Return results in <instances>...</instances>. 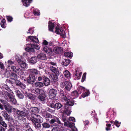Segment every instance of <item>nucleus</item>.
Segmentation results:
<instances>
[{"mask_svg": "<svg viewBox=\"0 0 131 131\" xmlns=\"http://www.w3.org/2000/svg\"><path fill=\"white\" fill-rule=\"evenodd\" d=\"M15 112L17 114L20 116L26 117L27 119L31 121L34 123V127L36 128H38L41 127L40 123L30 118V115L28 111L26 109L23 108L21 111L17 109L16 111Z\"/></svg>", "mask_w": 131, "mask_h": 131, "instance_id": "1", "label": "nucleus"}, {"mask_svg": "<svg viewBox=\"0 0 131 131\" xmlns=\"http://www.w3.org/2000/svg\"><path fill=\"white\" fill-rule=\"evenodd\" d=\"M43 41L42 44L45 46L43 48L44 51L47 54H49L50 56H53V50L51 47L52 46L53 43L51 41L48 42L45 40H43Z\"/></svg>", "mask_w": 131, "mask_h": 131, "instance_id": "2", "label": "nucleus"}, {"mask_svg": "<svg viewBox=\"0 0 131 131\" xmlns=\"http://www.w3.org/2000/svg\"><path fill=\"white\" fill-rule=\"evenodd\" d=\"M48 106L51 108L60 111V112L61 113L62 112V110L63 107V104L59 102L55 103L52 102Z\"/></svg>", "mask_w": 131, "mask_h": 131, "instance_id": "3", "label": "nucleus"}, {"mask_svg": "<svg viewBox=\"0 0 131 131\" xmlns=\"http://www.w3.org/2000/svg\"><path fill=\"white\" fill-rule=\"evenodd\" d=\"M54 88H52L50 89L49 92V98L51 99L55 97L57 94V91L59 90L58 88V85H54Z\"/></svg>", "mask_w": 131, "mask_h": 131, "instance_id": "4", "label": "nucleus"}, {"mask_svg": "<svg viewBox=\"0 0 131 131\" xmlns=\"http://www.w3.org/2000/svg\"><path fill=\"white\" fill-rule=\"evenodd\" d=\"M55 32L57 34H60L63 38H65L66 37L65 31L62 28H60L57 26L55 28Z\"/></svg>", "mask_w": 131, "mask_h": 131, "instance_id": "5", "label": "nucleus"}, {"mask_svg": "<svg viewBox=\"0 0 131 131\" xmlns=\"http://www.w3.org/2000/svg\"><path fill=\"white\" fill-rule=\"evenodd\" d=\"M11 71L13 73H15L19 75L22 74L21 69L19 67L14 66H11L10 67Z\"/></svg>", "mask_w": 131, "mask_h": 131, "instance_id": "6", "label": "nucleus"}, {"mask_svg": "<svg viewBox=\"0 0 131 131\" xmlns=\"http://www.w3.org/2000/svg\"><path fill=\"white\" fill-rule=\"evenodd\" d=\"M30 118L38 122L39 123H42L43 120V119L39 115L37 114L35 115L34 114L31 115V117H30Z\"/></svg>", "mask_w": 131, "mask_h": 131, "instance_id": "7", "label": "nucleus"}, {"mask_svg": "<svg viewBox=\"0 0 131 131\" xmlns=\"http://www.w3.org/2000/svg\"><path fill=\"white\" fill-rule=\"evenodd\" d=\"M64 126L71 128L72 131H77V129L75 126V124L71 122L67 121L65 123Z\"/></svg>", "mask_w": 131, "mask_h": 131, "instance_id": "8", "label": "nucleus"}, {"mask_svg": "<svg viewBox=\"0 0 131 131\" xmlns=\"http://www.w3.org/2000/svg\"><path fill=\"white\" fill-rule=\"evenodd\" d=\"M36 78L37 77L29 75L27 79V82L29 84H32L36 80Z\"/></svg>", "mask_w": 131, "mask_h": 131, "instance_id": "9", "label": "nucleus"}, {"mask_svg": "<svg viewBox=\"0 0 131 131\" xmlns=\"http://www.w3.org/2000/svg\"><path fill=\"white\" fill-rule=\"evenodd\" d=\"M49 121L50 123L51 124H53L55 122H56L57 124H56V126H58V124H61V122L60 121L59 118L55 116H54L52 118V119L50 121Z\"/></svg>", "mask_w": 131, "mask_h": 131, "instance_id": "10", "label": "nucleus"}, {"mask_svg": "<svg viewBox=\"0 0 131 131\" xmlns=\"http://www.w3.org/2000/svg\"><path fill=\"white\" fill-rule=\"evenodd\" d=\"M26 40L27 41H30V40L33 42L38 43L39 41L37 38L35 37V36H30L26 38Z\"/></svg>", "mask_w": 131, "mask_h": 131, "instance_id": "11", "label": "nucleus"}, {"mask_svg": "<svg viewBox=\"0 0 131 131\" xmlns=\"http://www.w3.org/2000/svg\"><path fill=\"white\" fill-rule=\"evenodd\" d=\"M29 111L31 113L30 117H31V115L34 114L35 115H36L39 112V110L38 108L36 107H31L29 109Z\"/></svg>", "mask_w": 131, "mask_h": 131, "instance_id": "12", "label": "nucleus"}, {"mask_svg": "<svg viewBox=\"0 0 131 131\" xmlns=\"http://www.w3.org/2000/svg\"><path fill=\"white\" fill-rule=\"evenodd\" d=\"M28 71L29 73V75L35 76L39 73V72L38 70L34 68L28 70Z\"/></svg>", "mask_w": 131, "mask_h": 131, "instance_id": "13", "label": "nucleus"}, {"mask_svg": "<svg viewBox=\"0 0 131 131\" xmlns=\"http://www.w3.org/2000/svg\"><path fill=\"white\" fill-rule=\"evenodd\" d=\"M49 69L50 71L54 74L57 75H59V71L58 69V67L57 66H51L49 67Z\"/></svg>", "mask_w": 131, "mask_h": 131, "instance_id": "14", "label": "nucleus"}, {"mask_svg": "<svg viewBox=\"0 0 131 131\" xmlns=\"http://www.w3.org/2000/svg\"><path fill=\"white\" fill-rule=\"evenodd\" d=\"M63 86L65 87V89L68 91H70L72 86L71 83L67 81L64 83Z\"/></svg>", "mask_w": 131, "mask_h": 131, "instance_id": "15", "label": "nucleus"}, {"mask_svg": "<svg viewBox=\"0 0 131 131\" xmlns=\"http://www.w3.org/2000/svg\"><path fill=\"white\" fill-rule=\"evenodd\" d=\"M8 74L9 75V77L11 80H14V81H15V83L16 82V81L18 80L17 79V74L13 72H12L10 74L9 72Z\"/></svg>", "mask_w": 131, "mask_h": 131, "instance_id": "16", "label": "nucleus"}, {"mask_svg": "<svg viewBox=\"0 0 131 131\" xmlns=\"http://www.w3.org/2000/svg\"><path fill=\"white\" fill-rule=\"evenodd\" d=\"M63 51V48L60 47H56L53 49V51L56 54H60Z\"/></svg>", "mask_w": 131, "mask_h": 131, "instance_id": "17", "label": "nucleus"}, {"mask_svg": "<svg viewBox=\"0 0 131 131\" xmlns=\"http://www.w3.org/2000/svg\"><path fill=\"white\" fill-rule=\"evenodd\" d=\"M25 96L31 101H34L36 99V96L35 95L30 93H28L26 92L25 93Z\"/></svg>", "mask_w": 131, "mask_h": 131, "instance_id": "18", "label": "nucleus"}, {"mask_svg": "<svg viewBox=\"0 0 131 131\" xmlns=\"http://www.w3.org/2000/svg\"><path fill=\"white\" fill-rule=\"evenodd\" d=\"M44 90L42 89L35 88L32 90V92L37 95L40 94Z\"/></svg>", "mask_w": 131, "mask_h": 131, "instance_id": "19", "label": "nucleus"}, {"mask_svg": "<svg viewBox=\"0 0 131 131\" xmlns=\"http://www.w3.org/2000/svg\"><path fill=\"white\" fill-rule=\"evenodd\" d=\"M54 23L49 21L48 23V29L51 32H54Z\"/></svg>", "mask_w": 131, "mask_h": 131, "instance_id": "20", "label": "nucleus"}, {"mask_svg": "<svg viewBox=\"0 0 131 131\" xmlns=\"http://www.w3.org/2000/svg\"><path fill=\"white\" fill-rule=\"evenodd\" d=\"M38 96V98L40 101H44L45 100V98L46 96L45 95L44 91Z\"/></svg>", "mask_w": 131, "mask_h": 131, "instance_id": "21", "label": "nucleus"}, {"mask_svg": "<svg viewBox=\"0 0 131 131\" xmlns=\"http://www.w3.org/2000/svg\"><path fill=\"white\" fill-rule=\"evenodd\" d=\"M53 75V76L52 77V79L53 81H52V84L54 86L56 85H58V83L57 82V79L58 78V76L59 75H57L56 74H54Z\"/></svg>", "mask_w": 131, "mask_h": 131, "instance_id": "22", "label": "nucleus"}, {"mask_svg": "<svg viewBox=\"0 0 131 131\" xmlns=\"http://www.w3.org/2000/svg\"><path fill=\"white\" fill-rule=\"evenodd\" d=\"M37 57H33L29 58L28 61L30 63H31L32 64H34L37 62Z\"/></svg>", "mask_w": 131, "mask_h": 131, "instance_id": "23", "label": "nucleus"}, {"mask_svg": "<svg viewBox=\"0 0 131 131\" xmlns=\"http://www.w3.org/2000/svg\"><path fill=\"white\" fill-rule=\"evenodd\" d=\"M4 107L8 113L9 114L11 113L13 109V107L10 104H8L4 105Z\"/></svg>", "mask_w": 131, "mask_h": 131, "instance_id": "24", "label": "nucleus"}, {"mask_svg": "<svg viewBox=\"0 0 131 131\" xmlns=\"http://www.w3.org/2000/svg\"><path fill=\"white\" fill-rule=\"evenodd\" d=\"M37 57L38 59L41 60H45L47 59L46 54L43 53H41L38 54Z\"/></svg>", "mask_w": 131, "mask_h": 131, "instance_id": "25", "label": "nucleus"}, {"mask_svg": "<svg viewBox=\"0 0 131 131\" xmlns=\"http://www.w3.org/2000/svg\"><path fill=\"white\" fill-rule=\"evenodd\" d=\"M43 80V84H44L46 86H48L50 84V80L47 77L45 76Z\"/></svg>", "mask_w": 131, "mask_h": 131, "instance_id": "26", "label": "nucleus"}, {"mask_svg": "<svg viewBox=\"0 0 131 131\" xmlns=\"http://www.w3.org/2000/svg\"><path fill=\"white\" fill-rule=\"evenodd\" d=\"M66 100H64V101L66 102V104L68 105V106H73L74 104V102L73 100H70L67 97Z\"/></svg>", "mask_w": 131, "mask_h": 131, "instance_id": "27", "label": "nucleus"}, {"mask_svg": "<svg viewBox=\"0 0 131 131\" xmlns=\"http://www.w3.org/2000/svg\"><path fill=\"white\" fill-rule=\"evenodd\" d=\"M15 84L17 86L21 87V88L24 89L26 88V85L23 84L21 82L18 80L16 81Z\"/></svg>", "mask_w": 131, "mask_h": 131, "instance_id": "28", "label": "nucleus"}, {"mask_svg": "<svg viewBox=\"0 0 131 131\" xmlns=\"http://www.w3.org/2000/svg\"><path fill=\"white\" fill-rule=\"evenodd\" d=\"M15 92L16 95L19 99H22L24 98V95L20 91L16 90Z\"/></svg>", "mask_w": 131, "mask_h": 131, "instance_id": "29", "label": "nucleus"}, {"mask_svg": "<svg viewBox=\"0 0 131 131\" xmlns=\"http://www.w3.org/2000/svg\"><path fill=\"white\" fill-rule=\"evenodd\" d=\"M32 1V0H22L23 5L27 7L29 5Z\"/></svg>", "mask_w": 131, "mask_h": 131, "instance_id": "30", "label": "nucleus"}, {"mask_svg": "<svg viewBox=\"0 0 131 131\" xmlns=\"http://www.w3.org/2000/svg\"><path fill=\"white\" fill-rule=\"evenodd\" d=\"M59 93L61 96L63 98L64 100H66L67 97L66 95V92L61 89H60Z\"/></svg>", "mask_w": 131, "mask_h": 131, "instance_id": "31", "label": "nucleus"}, {"mask_svg": "<svg viewBox=\"0 0 131 131\" xmlns=\"http://www.w3.org/2000/svg\"><path fill=\"white\" fill-rule=\"evenodd\" d=\"M35 86L37 88H41L44 86L43 83L42 82H37L35 83Z\"/></svg>", "mask_w": 131, "mask_h": 131, "instance_id": "32", "label": "nucleus"}, {"mask_svg": "<svg viewBox=\"0 0 131 131\" xmlns=\"http://www.w3.org/2000/svg\"><path fill=\"white\" fill-rule=\"evenodd\" d=\"M86 90L85 88L81 86L77 88V90L78 92V93L80 94L82 92L85 91Z\"/></svg>", "mask_w": 131, "mask_h": 131, "instance_id": "33", "label": "nucleus"}, {"mask_svg": "<svg viewBox=\"0 0 131 131\" xmlns=\"http://www.w3.org/2000/svg\"><path fill=\"white\" fill-rule=\"evenodd\" d=\"M30 46V47H27V46H26L25 48V50L27 52H34L35 50L34 49V48L31 47V46Z\"/></svg>", "mask_w": 131, "mask_h": 131, "instance_id": "34", "label": "nucleus"}, {"mask_svg": "<svg viewBox=\"0 0 131 131\" xmlns=\"http://www.w3.org/2000/svg\"><path fill=\"white\" fill-rule=\"evenodd\" d=\"M6 21L5 19H2L0 25L3 28H5L6 27Z\"/></svg>", "mask_w": 131, "mask_h": 131, "instance_id": "35", "label": "nucleus"}, {"mask_svg": "<svg viewBox=\"0 0 131 131\" xmlns=\"http://www.w3.org/2000/svg\"><path fill=\"white\" fill-rule=\"evenodd\" d=\"M64 74L65 77L68 79L71 78V74L70 72L67 70H66L64 72Z\"/></svg>", "mask_w": 131, "mask_h": 131, "instance_id": "36", "label": "nucleus"}, {"mask_svg": "<svg viewBox=\"0 0 131 131\" xmlns=\"http://www.w3.org/2000/svg\"><path fill=\"white\" fill-rule=\"evenodd\" d=\"M84 92V93H83L81 95L82 97L83 98L88 96L90 94L89 91L88 90H86V89L85 91Z\"/></svg>", "mask_w": 131, "mask_h": 131, "instance_id": "37", "label": "nucleus"}, {"mask_svg": "<svg viewBox=\"0 0 131 131\" xmlns=\"http://www.w3.org/2000/svg\"><path fill=\"white\" fill-rule=\"evenodd\" d=\"M71 60L70 59H65V61L62 62L63 65L65 66H68L71 62Z\"/></svg>", "mask_w": 131, "mask_h": 131, "instance_id": "38", "label": "nucleus"}, {"mask_svg": "<svg viewBox=\"0 0 131 131\" xmlns=\"http://www.w3.org/2000/svg\"><path fill=\"white\" fill-rule=\"evenodd\" d=\"M42 126L43 128H49L50 126V124L47 122H44L42 124Z\"/></svg>", "mask_w": 131, "mask_h": 131, "instance_id": "39", "label": "nucleus"}, {"mask_svg": "<svg viewBox=\"0 0 131 131\" xmlns=\"http://www.w3.org/2000/svg\"><path fill=\"white\" fill-rule=\"evenodd\" d=\"M65 57H72L73 55V53L71 52H65L64 54Z\"/></svg>", "mask_w": 131, "mask_h": 131, "instance_id": "40", "label": "nucleus"}, {"mask_svg": "<svg viewBox=\"0 0 131 131\" xmlns=\"http://www.w3.org/2000/svg\"><path fill=\"white\" fill-rule=\"evenodd\" d=\"M45 117L47 121H49V119H48L50 118H52V115L46 112L45 114Z\"/></svg>", "mask_w": 131, "mask_h": 131, "instance_id": "41", "label": "nucleus"}, {"mask_svg": "<svg viewBox=\"0 0 131 131\" xmlns=\"http://www.w3.org/2000/svg\"><path fill=\"white\" fill-rule=\"evenodd\" d=\"M30 45L31 47L34 48V49H36V50H39L40 49V46L37 44H31Z\"/></svg>", "mask_w": 131, "mask_h": 131, "instance_id": "42", "label": "nucleus"}, {"mask_svg": "<svg viewBox=\"0 0 131 131\" xmlns=\"http://www.w3.org/2000/svg\"><path fill=\"white\" fill-rule=\"evenodd\" d=\"M72 96H74L76 97H78L80 94L78 93L77 90H75L73 91L71 93Z\"/></svg>", "mask_w": 131, "mask_h": 131, "instance_id": "43", "label": "nucleus"}, {"mask_svg": "<svg viewBox=\"0 0 131 131\" xmlns=\"http://www.w3.org/2000/svg\"><path fill=\"white\" fill-rule=\"evenodd\" d=\"M33 13L35 16H39L40 14V12L38 9H34Z\"/></svg>", "mask_w": 131, "mask_h": 131, "instance_id": "44", "label": "nucleus"}, {"mask_svg": "<svg viewBox=\"0 0 131 131\" xmlns=\"http://www.w3.org/2000/svg\"><path fill=\"white\" fill-rule=\"evenodd\" d=\"M82 72H80L78 74V73H77V71H76L75 73V75L76 77V78L77 80H79L80 79V77L82 75Z\"/></svg>", "mask_w": 131, "mask_h": 131, "instance_id": "45", "label": "nucleus"}, {"mask_svg": "<svg viewBox=\"0 0 131 131\" xmlns=\"http://www.w3.org/2000/svg\"><path fill=\"white\" fill-rule=\"evenodd\" d=\"M63 107L64 108V111L63 112L68 111L69 110H71L69 106L68 105H64Z\"/></svg>", "mask_w": 131, "mask_h": 131, "instance_id": "46", "label": "nucleus"}, {"mask_svg": "<svg viewBox=\"0 0 131 131\" xmlns=\"http://www.w3.org/2000/svg\"><path fill=\"white\" fill-rule=\"evenodd\" d=\"M6 94L9 98L10 100L14 97L12 94H11L7 92L6 93Z\"/></svg>", "mask_w": 131, "mask_h": 131, "instance_id": "47", "label": "nucleus"}, {"mask_svg": "<svg viewBox=\"0 0 131 131\" xmlns=\"http://www.w3.org/2000/svg\"><path fill=\"white\" fill-rule=\"evenodd\" d=\"M6 82L10 84L13 85L14 84H15V82L14 80H11L8 79H7L6 80Z\"/></svg>", "mask_w": 131, "mask_h": 131, "instance_id": "48", "label": "nucleus"}, {"mask_svg": "<svg viewBox=\"0 0 131 131\" xmlns=\"http://www.w3.org/2000/svg\"><path fill=\"white\" fill-rule=\"evenodd\" d=\"M62 120L64 123L67 121V119H68L67 118V116L66 115H62Z\"/></svg>", "mask_w": 131, "mask_h": 131, "instance_id": "49", "label": "nucleus"}, {"mask_svg": "<svg viewBox=\"0 0 131 131\" xmlns=\"http://www.w3.org/2000/svg\"><path fill=\"white\" fill-rule=\"evenodd\" d=\"M6 17L8 22H11L12 21L13 18L11 16H6Z\"/></svg>", "mask_w": 131, "mask_h": 131, "instance_id": "50", "label": "nucleus"}, {"mask_svg": "<svg viewBox=\"0 0 131 131\" xmlns=\"http://www.w3.org/2000/svg\"><path fill=\"white\" fill-rule=\"evenodd\" d=\"M121 123L119 122L118 121L116 120L114 121V125L117 127H119Z\"/></svg>", "mask_w": 131, "mask_h": 131, "instance_id": "51", "label": "nucleus"}, {"mask_svg": "<svg viewBox=\"0 0 131 131\" xmlns=\"http://www.w3.org/2000/svg\"><path fill=\"white\" fill-rule=\"evenodd\" d=\"M20 66L22 68H26L27 65L25 62L23 61V62L20 64Z\"/></svg>", "mask_w": 131, "mask_h": 131, "instance_id": "52", "label": "nucleus"}, {"mask_svg": "<svg viewBox=\"0 0 131 131\" xmlns=\"http://www.w3.org/2000/svg\"><path fill=\"white\" fill-rule=\"evenodd\" d=\"M4 116L5 118V119L7 120H9L10 119L9 115L7 113H4Z\"/></svg>", "mask_w": 131, "mask_h": 131, "instance_id": "53", "label": "nucleus"}, {"mask_svg": "<svg viewBox=\"0 0 131 131\" xmlns=\"http://www.w3.org/2000/svg\"><path fill=\"white\" fill-rule=\"evenodd\" d=\"M86 73H84L82 76V79L81 80V82H83L86 79Z\"/></svg>", "mask_w": 131, "mask_h": 131, "instance_id": "54", "label": "nucleus"}, {"mask_svg": "<svg viewBox=\"0 0 131 131\" xmlns=\"http://www.w3.org/2000/svg\"><path fill=\"white\" fill-rule=\"evenodd\" d=\"M46 110L47 111L51 113H54L55 112L54 110H53L49 107H47L46 108Z\"/></svg>", "mask_w": 131, "mask_h": 131, "instance_id": "55", "label": "nucleus"}, {"mask_svg": "<svg viewBox=\"0 0 131 131\" xmlns=\"http://www.w3.org/2000/svg\"><path fill=\"white\" fill-rule=\"evenodd\" d=\"M10 102L13 104H15L16 103L17 101L14 97L10 100Z\"/></svg>", "mask_w": 131, "mask_h": 131, "instance_id": "56", "label": "nucleus"}, {"mask_svg": "<svg viewBox=\"0 0 131 131\" xmlns=\"http://www.w3.org/2000/svg\"><path fill=\"white\" fill-rule=\"evenodd\" d=\"M34 27L32 28H29L28 30V32H27V33H30L31 34H32L34 33V31L32 30V29H33Z\"/></svg>", "mask_w": 131, "mask_h": 131, "instance_id": "57", "label": "nucleus"}, {"mask_svg": "<svg viewBox=\"0 0 131 131\" xmlns=\"http://www.w3.org/2000/svg\"><path fill=\"white\" fill-rule=\"evenodd\" d=\"M45 77L44 76H39L38 78V80L39 81H41L42 80H43L44 77Z\"/></svg>", "mask_w": 131, "mask_h": 131, "instance_id": "58", "label": "nucleus"}, {"mask_svg": "<svg viewBox=\"0 0 131 131\" xmlns=\"http://www.w3.org/2000/svg\"><path fill=\"white\" fill-rule=\"evenodd\" d=\"M0 124L2 125L3 126L5 127H7L6 124L3 121L1 122H0Z\"/></svg>", "mask_w": 131, "mask_h": 131, "instance_id": "59", "label": "nucleus"}, {"mask_svg": "<svg viewBox=\"0 0 131 131\" xmlns=\"http://www.w3.org/2000/svg\"><path fill=\"white\" fill-rule=\"evenodd\" d=\"M71 110H69L68 111H67L65 112H64L67 115L69 116L71 114Z\"/></svg>", "mask_w": 131, "mask_h": 131, "instance_id": "60", "label": "nucleus"}, {"mask_svg": "<svg viewBox=\"0 0 131 131\" xmlns=\"http://www.w3.org/2000/svg\"><path fill=\"white\" fill-rule=\"evenodd\" d=\"M69 120L70 121H72L73 122H75V119L74 117H71L69 118Z\"/></svg>", "mask_w": 131, "mask_h": 131, "instance_id": "61", "label": "nucleus"}, {"mask_svg": "<svg viewBox=\"0 0 131 131\" xmlns=\"http://www.w3.org/2000/svg\"><path fill=\"white\" fill-rule=\"evenodd\" d=\"M49 64L52 65V66H53L54 67L57 66L56 63L52 61L49 62Z\"/></svg>", "mask_w": 131, "mask_h": 131, "instance_id": "62", "label": "nucleus"}, {"mask_svg": "<svg viewBox=\"0 0 131 131\" xmlns=\"http://www.w3.org/2000/svg\"><path fill=\"white\" fill-rule=\"evenodd\" d=\"M14 126H11V127L9 126L8 131H14Z\"/></svg>", "mask_w": 131, "mask_h": 131, "instance_id": "63", "label": "nucleus"}, {"mask_svg": "<svg viewBox=\"0 0 131 131\" xmlns=\"http://www.w3.org/2000/svg\"><path fill=\"white\" fill-rule=\"evenodd\" d=\"M0 67L1 69H4V64L2 62H0Z\"/></svg>", "mask_w": 131, "mask_h": 131, "instance_id": "64", "label": "nucleus"}]
</instances>
